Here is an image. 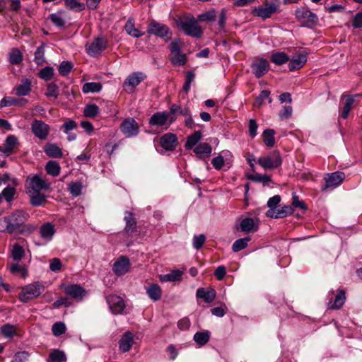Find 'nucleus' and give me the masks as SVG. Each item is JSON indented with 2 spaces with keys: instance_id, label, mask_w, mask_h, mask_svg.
<instances>
[{
  "instance_id": "f257e3e1",
  "label": "nucleus",
  "mask_w": 362,
  "mask_h": 362,
  "mask_svg": "<svg viewBox=\"0 0 362 362\" xmlns=\"http://www.w3.org/2000/svg\"><path fill=\"white\" fill-rule=\"evenodd\" d=\"M45 287L40 281H33L21 288L18 294V300L23 303H27L30 300L39 297L44 291Z\"/></svg>"
},
{
  "instance_id": "f03ea898",
  "label": "nucleus",
  "mask_w": 362,
  "mask_h": 362,
  "mask_svg": "<svg viewBox=\"0 0 362 362\" xmlns=\"http://www.w3.org/2000/svg\"><path fill=\"white\" fill-rule=\"evenodd\" d=\"M177 24L187 35L198 38L203 33L202 28L194 16H185L180 18Z\"/></svg>"
},
{
  "instance_id": "7ed1b4c3",
  "label": "nucleus",
  "mask_w": 362,
  "mask_h": 362,
  "mask_svg": "<svg viewBox=\"0 0 362 362\" xmlns=\"http://www.w3.org/2000/svg\"><path fill=\"white\" fill-rule=\"evenodd\" d=\"M10 228L13 232L22 233V228L24 227L25 223L29 218V214L23 209H17L8 216H6Z\"/></svg>"
},
{
  "instance_id": "20e7f679",
  "label": "nucleus",
  "mask_w": 362,
  "mask_h": 362,
  "mask_svg": "<svg viewBox=\"0 0 362 362\" xmlns=\"http://www.w3.org/2000/svg\"><path fill=\"white\" fill-rule=\"evenodd\" d=\"M50 187V183L45 178L37 174L29 175L25 181V189L27 193L31 192H40Z\"/></svg>"
},
{
  "instance_id": "39448f33",
  "label": "nucleus",
  "mask_w": 362,
  "mask_h": 362,
  "mask_svg": "<svg viewBox=\"0 0 362 362\" xmlns=\"http://www.w3.org/2000/svg\"><path fill=\"white\" fill-rule=\"evenodd\" d=\"M182 42L179 40H173L169 45L170 60L175 66H184L187 62V56L181 49Z\"/></svg>"
},
{
  "instance_id": "423d86ee",
  "label": "nucleus",
  "mask_w": 362,
  "mask_h": 362,
  "mask_svg": "<svg viewBox=\"0 0 362 362\" xmlns=\"http://www.w3.org/2000/svg\"><path fill=\"white\" fill-rule=\"evenodd\" d=\"M279 6V0H273L270 2L266 1L262 6L255 8L252 13L253 16L266 19L270 18L272 14L275 13Z\"/></svg>"
},
{
  "instance_id": "0eeeda50",
  "label": "nucleus",
  "mask_w": 362,
  "mask_h": 362,
  "mask_svg": "<svg viewBox=\"0 0 362 362\" xmlns=\"http://www.w3.org/2000/svg\"><path fill=\"white\" fill-rule=\"evenodd\" d=\"M298 21L305 27L311 28L317 24V16L306 8L300 7L296 10Z\"/></svg>"
},
{
  "instance_id": "6e6552de",
  "label": "nucleus",
  "mask_w": 362,
  "mask_h": 362,
  "mask_svg": "<svg viewBox=\"0 0 362 362\" xmlns=\"http://www.w3.org/2000/svg\"><path fill=\"white\" fill-rule=\"evenodd\" d=\"M257 162L264 170H268L280 167L282 159L280 153L274 151L268 156L259 157Z\"/></svg>"
},
{
  "instance_id": "1a4fd4ad",
  "label": "nucleus",
  "mask_w": 362,
  "mask_h": 362,
  "mask_svg": "<svg viewBox=\"0 0 362 362\" xmlns=\"http://www.w3.org/2000/svg\"><path fill=\"white\" fill-rule=\"evenodd\" d=\"M49 127L42 120L35 119L31 123V131L40 140H45L49 133Z\"/></svg>"
},
{
  "instance_id": "9d476101",
  "label": "nucleus",
  "mask_w": 362,
  "mask_h": 362,
  "mask_svg": "<svg viewBox=\"0 0 362 362\" xmlns=\"http://www.w3.org/2000/svg\"><path fill=\"white\" fill-rule=\"evenodd\" d=\"M147 32L148 34L154 35L162 38L168 37L167 40L170 38V37H168V35H171L169 28L167 25L156 21L150 22L147 28Z\"/></svg>"
},
{
  "instance_id": "9b49d317",
  "label": "nucleus",
  "mask_w": 362,
  "mask_h": 362,
  "mask_svg": "<svg viewBox=\"0 0 362 362\" xmlns=\"http://www.w3.org/2000/svg\"><path fill=\"white\" fill-rule=\"evenodd\" d=\"M110 310L115 315L122 314L125 308L124 300L119 296L110 294L106 298Z\"/></svg>"
},
{
  "instance_id": "f8f14e48",
  "label": "nucleus",
  "mask_w": 362,
  "mask_h": 362,
  "mask_svg": "<svg viewBox=\"0 0 362 362\" xmlns=\"http://www.w3.org/2000/svg\"><path fill=\"white\" fill-rule=\"evenodd\" d=\"M120 129L129 138L136 136L139 132V127L133 118L125 119L120 124Z\"/></svg>"
},
{
  "instance_id": "ddd939ff",
  "label": "nucleus",
  "mask_w": 362,
  "mask_h": 362,
  "mask_svg": "<svg viewBox=\"0 0 362 362\" xmlns=\"http://www.w3.org/2000/svg\"><path fill=\"white\" fill-rule=\"evenodd\" d=\"M107 40L104 37L95 38L91 43L86 45L87 53L92 57H97L106 48Z\"/></svg>"
},
{
  "instance_id": "4468645a",
  "label": "nucleus",
  "mask_w": 362,
  "mask_h": 362,
  "mask_svg": "<svg viewBox=\"0 0 362 362\" xmlns=\"http://www.w3.org/2000/svg\"><path fill=\"white\" fill-rule=\"evenodd\" d=\"M269 62L263 58L256 59L251 64L253 74L257 78H261L269 69Z\"/></svg>"
},
{
  "instance_id": "2eb2a0df",
  "label": "nucleus",
  "mask_w": 362,
  "mask_h": 362,
  "mask_svg": "<svg viewBox=\"0 0 362 362\" xmlns=\"http://www.w3.org/2000/svg\"><path fill=\"white\" fill-rule=\"evenodd\" d=\"M149 124L151 126L163 127L166 125L165 129L171 124H170V117L166 112H157L154 113L149 119Z\"/></svg>"
},
{
  "instance_id": "dca6fc26",
  "label": "nucleus",
  "mask_w": 362,
  "mask_h": 362,
  "mask_svg": "<svg viewBox=\"0 0 362 362\" xmlns=\"http://www.w3.org/2000/svg\"><path fill=\"white\" fill-rule=\"evenodd\" d=\"M344 180V174L341 172H335L331 174H327L325 177V184L322 186V190L325 191L327 188H334L343 182Z\"/></svg>"
},
{
  "instance_id": "f3484780",
  "label": "nucleus",
  "mask_w": 362,
  "mask_h": 362,
  "mask_svg": "<svg viewBox=\"0 0 362 362\" xmlns=\"http://www.w3.org/2000/svg\"><path fill=\"white\" fill-rule=\"evenodd\" d=\"M259 223L258 218L246 217L240 221V228L245 233H254L258 230Z\"/></svg>"
},
{
  "instance_id": "a211bd4d",
  "label": "nucleus",
  "mask_w": 362,
  "mask_h": 362,
  "mask_svg": "<svg viewBox=\"0 0 362 362\" xmlns=\"http://www.w3.org/2000/svg\"><path fill=\"white\" fill-rule=\"evenodd\" d=\"M177 136L173 133H166L160 138V145L166 151H173L177 146Z\"/></svg>"
},
{
  "instance_id": "6ab92c4d",
  "label": "nucleus",
  "mask_w": 362,
  "mask_h": 362,
  "mask_svg": "<svg viewBox=\"0 0 362 362\" xmlns=\"http://www.w3.org/2000/svg\"><path fill=\"white\" fill-rule=\"evenodd\" d=\"M130 262L127 257H119L113 264L112 270L117 276L125 274L129 269Z\"/></svg>"
},
{
  "instance_id": "aec40b11",
  "label": "nucleus",
  "mask_w": 362,
  "mask_h": 362,
  "mask_svg": "<svg viewBox=\"0 0 362 362\" xmlns=\"http://www.w3.org/2000/svg\"><path fill=\"white\" fill-rule=\"evenodd\" d=\"M65 293L76 300H82L87 294V291L78 284H71L64 288Z\"/></svg>"
},
{
  "instance_id": "412c9836",
  "label": "nucleus",
  "mask_w": 362,
  "mask_h": 362,
  "mask_svg": "<svg viewBox=\"0 0 362 362\" xmlns=\"http://www.w3.org/2000/svg\"><path fill=\"white\" fill-rule=\"evenodd\" d=\"M124 221L125 222L124 229L125 233L132 235L137 231V222L132 212H124Z\"/></svg>"
},
{
  "instance_id": "4be33fe9",
  "label": "nucleus",
  "mask_w": 362,
  "mask_h": 362,
  "mask_svg": "<svg viewBox=\"0 0 362 362\" xmlns=\"http://www.w3.org/2000/svg\"><path fill=\"white\" fill-rule=\"evenodd\" d=\"M146 76L141 72H134L131 74L124 81V86L129 88V91H132Z\"/></svg>"
},
{
  "instance_id": "5701e85b",
  "label": "nucleus",
  "mask_w": 362,
  "mask_h": 362,
  "mask_svg": "<svg viewBox=\"0 0 362 362\" xmlns=\"http://www.w3.org/2000/svg\"><path fill=\"white\" fill-rule=\"evenodd\" d=\"M216 295V291L212 288H199L196 292L197 298L203 299L207 303L213 302Z\"/></svg>"
},
{
  "instance_id": "b1692460",
  "label": "nucleus",
  "mask_w": 362,
  "mask_h": 362,
  "mask_svg": "<svg viewBox=\"0 0 362 362\" xmlns=\"http://www.w3.org/2000/svg\"><path fill=\"white\" fill-rule=\"evenodd\" d=\"M307 62V55L305 53H300L293 57L288 63V69L291 71L299 69L303 66Z\"/></svg>"
},
{
  "instance_id": "393cba45",
  "label": "nucleus",
  "mask_w": 362,
  "mask_h": 362,
  "mask_svg": "<svg viewBox=\"0 0 362 362\" xmlns=\"http://www.w3.org/2000/svg\"><path fill=\"white\" fill-rule=\"evenodd\" d=\"M345 300V292L343 290H340L337 292L334 301L330 299L327 303L328 308L331 310H339L344 305Z\"/></svg>"
},
{
  "instance_id": "a878e982",
  "label": "nucleus",
  "mask_w": 362,
  "mask_h": 362,
  "mask_svg": "<svg viewBox=\"0 0 362 362\" xmlns=\"http://www.w3.org/2000/svg\"><path fill=\"white\" fill-rule=\"evenodd\" d=\"M134 336L132 332H126L119 341V349L123 352L129 351L133 344Z\"/></svg>"
},
{
  "instance_id": "bb28decb",
  "label": "nucleus",
  "mask_w": 362,
  "mask_h": 362,
  "mask_svg": "<svg viewBox=\"0 0 362 362\" xmlns=\"http://www.w3.org/2000/svg\"><path fill=\"white\" fill-rule=\"evenodd\" d=\"M55 232V228L51 223H45L40 228L41 237L47 241H50L52 239Z\"/></svg>"
},
{
  "instance_id": "cd10ccee",
  "label": "nucleus",
  "mask_w": 362,
  "mask_h": 362,
  "mask_svg": "<svg viewBox=\"0 0 362 362\" xmlns=\"http://www.w3.org/2000/svg\"><path fill=\"white\" fill-rule=\"evenodd\" d=\"M146 293L148 298L153 301H158L162 296V291L157 284H152L146 288Z\"/></svg>"
},
{
  "instance_id": "c85d7f7f",
  "label": "nucleus",
  "mask_w": 362,
  "mask_h": 362,
  "mask_svg": "<svg viewBox=\"0 0 362 362\" xmlns=\"http://www.w3.org/2000/svg\"><path fill=\"white\" fill-rule=\"evenodd\" d=\"M124 29L127 34L134 37H139L144 35V33L136 28L134 26V20L129 18L124 25Z\"/></svg>"
},
{
  "instance_id": "c756f323",
  "label": "nucleus",
  "mask_w": 362,
  "mask_h": 362,
  "mask_svg": "<svg viewBox=\"0 0 362 362\" xmlns=\"http://www.w3.org/2000/svg\"><path fill=\"white\" fill-rule=\"evenodd\" d=\"M66 356L65 353L59 349L52 350L49 357L47 359V362H66Z\"/></svg>"
},
{
  "instance_id": "7c9ffc66",
  "label": "nucleus",
  "mask_w": 362,
  "mask_h": 362,
  "mask_svg": "<svg viewBox=\"0 0 362 362\" xmlns=\"http://www.w3.org/2000/svg\"><path fill=\"white\" fill-rule=\"evenodd\" d=\"M17 143V139L13 135H9L6 137L4 146L1 152L5 153L6 156H9L12 153L13 148Z\"/></svg>"
},
{
  "instance_id": "2f4dec72",
  "label": "nucleus",
  "mask_w": 362,
  "mask_h": 362,
  "mask_svg": "<svg viewBox=\"0 0 362 362\" xmlns=\"http://www.w3.org/2000/svg\"><path fill=\"white\" fill-rule=\"evenodd\" d=\"M31 82L29 79H25L16 88V94L18 96L27 95L31 90Z\"/></svg>"
},
{
  "instance_id": "473e14b6",
  "label": "nucleus",
  "mask_w": 362,
  "mask_h": 362,
  "mask_svg": "<svg viewBox=\"0 0 362 362\" xmlns=\"http://www.w3.org/2000/svg\"><path fill=\"white\" fill-rule=\"evenodd\" d=\"M270 60L276 65H281L289 61V57L284 52H277L271 55Z\"/></svg>"
},
{
  "instance_id": "72a5a7b5",
  "label": "nucleus",
  "mask_w": 362,
  "mask_h": 362,
  "mask_svg": "<svg viewBox=\"0 0 362 362\" xmlns=\"http://www.w3.org/2000/svg\"><path fill=\"white\" fill-rule=\"evenodd\" d=\"M64 16V11H58L50 14L49 18L58 28H64L65 25Z\"/></svg>"
},
{
  "instance_id": "f704fd0d",
  "label": "nucleus",
  "mask_w": 362,
  "mask_h": 362,
  "mask_svg": "<svg viewBox=\"0 0 362 362\" xmlns=\"http://www.w3.org/2000/svg\"><path fill=\"white\" fill-rule=\"evenodd\" d=\"M45 153L52 158H60L62 156V151L56 144H47L45 147Z\"/></svg>"
},
{
  "instance_id": "c9c22d12",
  "label": "nucleus",
  "mask_w": 362,
  "mask_h": 362,
  "mask_svg": "<svg viewBox=\"0 0 362 362\" xmlns=\"http://www.w3.org/2000/svg\"><path fill=\"white\" fill-rule=\"evenodd\" d=\"M24 256L25 250L23 247L18 244H15L11 250V257H12L13 260L18 262L23 259Z\"/></svg>"
},
{
  "instance_id": "e433bc0d",
  "label": "nucleus",
  "mask_w": 362,
  "mask_h": 362,
  "mask_svg": "<svg viewBox=\"0 0 362 362\" xmlns=\"http://www.w3.org/2000/svg\"><path fill=\"white\" fill-rule=\"evenodd\" d=\"M193 339L197 344L203 346L209 341L210 339V332L207 330L198 332L194 334Z\"/></svg>"
},
{
  "instance_id": "4c0bfd02",
  "label": "nucleus",
  "mask_w": 362,
  "mask_h": 362,
  "mask_svg": "<svg viewBox=\"0 0 362 362\" xmlns=\"http://www.w3.org/2000/svg\"><path fill=\"white\" fill-rule=\"evenodd\" d=\"M275 131L272 129H265L262 134L263 141L266 146L272 147L275 144Z\"/></svg>"
},
{
  "instance_id": "58836bf2",
  "label": "nucleus",
  "mask_w": 362,
  "mask_h": 362,
  "mask_svg": "<svg viewBox=\"0 0 362 362\" xmlns=\"http://www.w3.org/2000/svg\"><path fill=\"white\" fill-rule=\"evenodd\" d=\"M30 204L32 206H38L46 201V197L40 192H31Z\"/></svg>"
},
{
  "instance_id": "ea45409f",
  "label": "nucleus",
  "mask_w": 362,
  "mask_h": 362,
  "mask_svg": "<svg viewBox=\"0 0 362 362\" xmlns=\"http://www.w3.org/2000/svg\"><path fill=\"white\" fill-rule=\"evenodd\" d=\"M102 89L100 83L97 82H87L83 86L82 90L84 93H98Z\"/></svg>"
},
{
  "instance_id": "a19ab883",
  "label": "nucleus",
  "mask_w": 362,
  "mask_h": 362,
  "mask_svg": "<svg viewBox=\"0 0 362 362\" xmlns=\"http://www.w3.org/2000/svg\"><path fill=\"white\" fill-rule=\"evenodd\" d=\"M60 169L59 163L54 160L48 161L45 166L47 173L52 176H57L60 173Z\"/></svg>"
},
{
  "instance_id": "79ce46f5",
  "label": "nucleus",
  "mask_w": 362,
  "mask_h": 362,
  "mask_svg": "<svg viewBox=\"0 0 362 362\" xmlns=\"http://www.w3.org/2000/svg\"><path fill=\"white\" fill-rule=\"evenodd\" d=\"M182 272L180 270H173L170 273L160 277L163 281H177L180 280L182 276Z\"/></svg>"
},
{
  "instance_id": "37998d69",
  "label": "nucleus",
  "mask_w": 362,
  "mask_h": 362,
  "mask_svg": "<svg viewBox=\"0 0 362 362\" xmlns=\"http://www.w3.org/2000/svg\"><path fill=\"white\" fill-rule=\"evenodd\" d=\"M202 132L200 131H196L192 134L187 137L185 143V147L187 148H192L194 147L197 142L202 139Z\"/></svg>"
},
{
  "instance_id": "c03bdc74",
  "label": "nucleus",
  "mask_w": 362,
  "mask_h": 362,
  "mask_svg": "<svg viewBox=\"0 0 362 362\" xmlns=\"http://www.w3.org/2000/svg\"><path fill=\"white\" fill-rule=\"evenodd\" d=\"M269 95H270V91L269 90H262L259 93V95L257 97V98L255 99V100L254 102V106H255V107H260L261 105H262V104L264 102V100H266V99L268 100V103H271L272 100L269 97Z\"/></svg>"
},
{
  "instance_id": "a18cd8bd",
  "label": "nucleus",
  "mask_w": 362,
  "mask_h": 362,
  "mask_svg": "<svg viewBox=\"0 0 362 362\" xmlns=\"http://www.w3.org/2000/svg\"><path fill=\"white\" fill-rule=\"evenodd\" d=\"M82 183L80 181L71 182L68 185L69 193L74 197H78L81 194Z\"/></svg>"
},
{
  "instance_id": "49530a36",
  "label": "nucleus",
  "mask_w": 362,
  "mask_h": 362,
  "mask_svg": "<svg viewBox=\"0 0 362 362\" xmlns=\"http://www.w3.org/2000/svg\"><path fill=\"white\" fill-rule=\"evenodd\" d=\"M250 240V237H245L236 240L233 245L232 249L234 252H239L247 246L248 242Z\"/></svg>"
},
{
  "instance_id": "de8ad7c7",
  "label": "nucleus",
  "mask_w": 362,
  "mask_h": 362,
  "mask_svg": "<svg viewBox=\"0 0 362 362\" xmlns=\"http://www.w3.org/2000/svg\"><path fill=\"white\" fill-rule=\"evenodd\" d=\"M45 45L44 44H42L37 48L35 52L34 61L37 65H42L45 62Z\"/></svg>"
},
{
  "instance_id": "09e8293b",
  "label": "nucleus",
  "mask_w": 362,
  "mask_h": 362,
  "mask_svg": "<svg viewBox=\"0 0 362 362\" xmlns=\"http://www.w3.org/2000/svg\"><path fill=\"white\" fill-rule=\"evenodd\" d=\"M212 148L207 143H201L197 145L194 151L197 154L209 156L211 153Z\"/></svg>"
},
{
  "instance_id": "8fccbe9b",
  "label": "nucleus",
  "mask_w": 362,
  "mask_h": 362,
  "mask_svg": "<svg viewBox=\"0 0 362 362\" xmlns=\"http://www.w3.org/2000/svg\"><path fill=\"white\" fill-rule=\"evenodd\" d=\"M66 6L75 11H81L85 9V4L77 1V0H64Z\"/></svg>"
},
{
  "instance_id": "3c124183",
  "label": "nucleus",
  "mask_w": 362,
  "mask_h": 362,
  "mask_svg": "<svg viewBox=\"0 0 362 362\" xmlns=\"http://www.w3.org/2000/svg\"><path fill=\"white\" fill-rule=\"evenodd\" d=\"M99 113V108L95 104H89L86 105L83 110V114L86 117L93 118Z\"/></svg>"
},
{
  "instance_id": "603ef678",
  "label": "nucleus",
  "mask_w": 362,
  "mask_h": 362,
  "mask_svg": "<svg viewBox=\"0 0 362 362\" xmlns=\"http://www.w3.org/2000/svg\"><path fill=\"white\" fill-rule=\"evenodd\" d=\"M182 109L183 108H182L181 106L177 104H173L171 105L169 112H168L170 117V124L173 123L176 120V115L182 114Z\"/></svg>"
},
{
  "instance_id": "864d4df0",
  "label": "nucleus",
  "mask_w": 362,
  "mask_h": 362,
  "mask_svg": "<svg viewBox=\"0 0 362 362\" xmlns=\"http://www.w3.org/2000/svg\"><path fill=\"white\" fill-rule=\"evenodd\" d=\"M38 76L45 81H49L54 76V69L52 67L46 66L40 71Z\"/></svg>"
},
{
  "instance_id": "5fc2aeb1",
  "label": "nucleus",
  "mask_w": 362,
  "mask_h": 362,
  "mask_svg": "<svg viewBox=\"0 0 362 362\" xmlns=\"http://www.w3.org/2000/svg\"><path fill=\"white\" fill-rule=\"evenodd\" d=\"M354 98L352 96H348L346 99L342 112H341V117L344 119L347 118L350 110H351L352 105L354 103Z\"/></svg>"
},
{
  "instance_id": "6e6d98bb",
  "label": "nucleus",
  "mask_w": 362,
  "mask_h": 362,
  "mask_svg": "<svg viewBox=\"0 0 362 362\" xmlns=\"http://www.w3.org/2000/svg\"><path fill=\"white\" fill-rule=\"evenodd\" d=\"M23 61V56L18 49H13L9 54V62L12 64H19Z\"/></svg>"
},
{
  "instance_id": "4d7b16f0",
  "label": "nucleus",
  "mask_w": 362,
  "mask_h": 362,
  "mask_svg": "<svg viewBox=\"0 0 362 362\" xmlns=\"http://www.w3.org/2000/svg\"><path fill=\"white\" fill-rule=\"evenodd\" d=\"M45 95L48 98H57L59 95V88L54 83H50L47 85Z\"/></svg>"
},
{
  "instance_id": "13d9d810",
  "label": "nucleus",
  "mask_w": 362,
  "mask_h": 362,
  "mask_svg": "<svg viewBox=\"0 0 362 362\" xmlns=\"http://www.w3.org/2000/svg\"><path fill=\"white\" fill-rule=\"evenodd\" d=\"M10 272L13 274H20L21 276H25L27 270L23 265L13 264L10 266Z\"/></svg>"
},
{
  "instance_id": "bf43d9fd",
  "label": "nucleus",
  "mask_w": 362,
  "mask_h": 362,
  "mask_svg": "<svg viewBox=\"0 0 362 362\" xmlns=\"http://www.w3.org/2000/svg\"><path fill=\"white\" fill-rule=\"evenodd\" d=\"M216 11L214 9H211L199 15L198 18L200 21L210 22L215 20Z\"/></svg>"
},
{
  "instance_id": "052dcab7",
  "label": "nucleus",
  "mask_w": 362,
  "mask_h": 362,
  "mask_svg": "<svg viewBox=\"0 0 362 362\" xmlns=\"http://www.w3.org/2000/svg\"><path fill=\"white\" fill-rule=\"evenodd\" d=\"M52 333L54 336H60L66 332L65 324L62 322L54 323L52 327Z\"/></svg>"
},
{
  "instance_id": "680f3d73",
  "label": "nucleus",
  "mask_w": 362,
  "mask_h": 362,
  "mask_svg": "<svg viewBox=\"0 0 362 362\" xmlns=\"http://www.w3.org/2000/svg\"><path fill=\"white\" fill-rule=\"evenodd\" d=\"M2 334L7 337H11L16 333V327L10 324L4 325L1 328Z\"/></svg>"
},
{
  "instance_id": "e2e57ef3",
  "label": "nucleus",
  "mask_w": 362,
  "mask_h": 362,
  "mask_svg": "<svg viewBox=\"0 0 362 362\" xmlns=\"http://www.w3.org/2000/svg\"><path fill=\"white\" fill-rule=\"evenodd\" d=\"M249 178L255 182H262L264 185H268L272 181L270 176L262 174L252 175L250 176Z\"/></svg>"
},
{
  "instance_id": "0e129e2a",
  "label": "nucleus",
  "mask_w": 362,
  "mask_h": 362,
  "mask_svg": "<svg viewBox=\"0 0 362 362\" xmlns=\"http://www.w3.org/2000/svg\"><path fill=\"white\" fill-rule=\"evenodd\" d=\"M73 68V64L70 62L63 61L59 67V73L63 75H67Z\"/></svg>"
},
{
  "instance_id": "69168bd1",
  "label": "nucleus",
  "mask_w": 362,
  "mask_h": 362,
  "mask_svg": "<svg viewBox=\"0 0 362 362\" xmlns=\"http://www.w3.org/2000/svg\"><path fill=\"white\" fill-rule=\"evenodd\" d=\"M16 189L13 187H6L1 192L2 197H4L7 202H10L13 199Z\"/></svg>"
},
{
  "instance_id": "338daca9",
  "label": "nucleus",
  "mask_w": 362,
  "mask_h": 362,
  "mask_svg": "<svg viewBox=\"0 0 362 362\" xmlns=\"http://www.w3.org/2000/svg\"><path fill=\"white\" fill-rule=\"evenodd\" d=\"M62 264L59 258L54 257L49 261V269L52 272H57L62 269Z\"/></svg>"
},
{
  "instance_id": "774afa93",
  "label": "nucleus",
  "mask_w": 362,
  "mask_h": 362,
  "mask_svg": "<svg viewBox=\"0 0 362 362\" xmlns=\"http://www.w3.org/2000/svg\"><path fill=\"white\" fill-rule=\"evenodd\" d=\"M29 357V354L27 351H20L15 354L11 362H25Z\"/></svg>"
}]
</instances>
